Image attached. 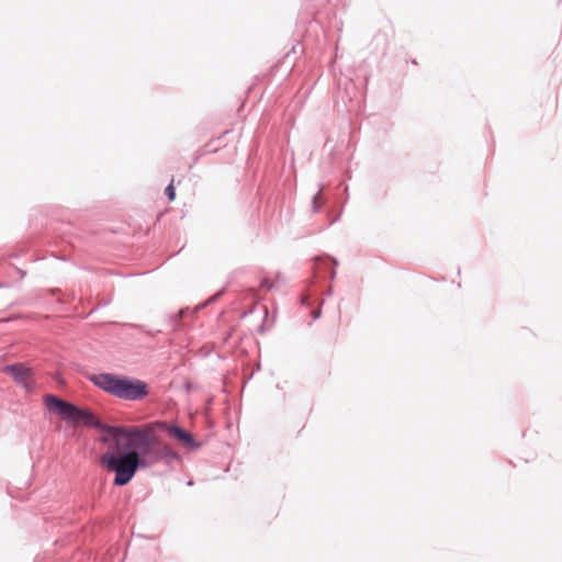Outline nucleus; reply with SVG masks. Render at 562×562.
<instances>
[{"mask_svg": "<svg viewBox=\"0 0 562 562\" xmlns=\"http://www.w3.org/2000/svg\"><path fill=\"white\" fill-rule=\"evenodd\" d=\"M122 436L130 437V446L138 454L140 469L150 468L157 463L170 465L179 456L169 446L159 442L155 431L149 425L140 427H125Z\"/></svg>", "mask_w": 562, "mask_h": 562, "instance_id": "obj_1", "label": "nucleus"}, {"mask_svg": "<svg viewBox=\"0 0 562 562\" xmlns=\"http://www.w3.org/2000/svg\"><path fill=\"white\" fill-rule=\"evenodd\" d=\"M113 451L106 452L101 457V463L109 471L115 474L113 484L124 486L140 469L138 454L134 447L130 446V437L122 436L120 439H109L105 441Z\"/></svg>", "mask_w": 562, "mask_h": 562, "instance_id": "obj_2", "label": "nucleus"}, {"mask_svg": "<svg viewBox=\"0 0 562 562\" xmlns=\"http://www.w3.org/2000/svg\"><path fill=\"white\" fill-rule=\"evenodd\" d=\"M43 403L46 409L55 412L66 422L81 424L101 430L104 434L102 437L103 442L109 439H120L122 434H124V426L105 425L92 412L59 398L54 394L45 395Z\"/></svg>", "mask_w": 562, "mask_h": 562, "instance_id": "obj_3", "label": "nucleus"}, {"mask_svg": "<svg viewBox=\"0 0 562 562\" xmlns=\"http://www.w3.org/2000/svg\"><path fill=\"white\" fill-rule=\"evenodd\" d=\"M90 381L102 391L124 401H140L149 393L146 382L126 375L98 373Z\"/></svg>", "mask_w": 562, "mask_h": 562, "instance_id": "obj_4", "label": "nucleus"}, {"mask_svg": "<svg viewBox=\"0 0 562 562\" xmlns=\"http://www.w3.org/2000/svg\"><path fill=\"white\" fill-rule=\"evenodd\" d=\"M3 373L9 374L13 380L21 385L25 391L32 392L35 387V382L31 380L32 369L24 363L8 364L2 369Z\"/></svg>", "mask_w": 562, "mask_h": 562, "instance_id": "obj_5", "label": "nucleus"}, {"mask_svg": "<svg viewBox=\"0 0 562 562\" xmlns=\"http://www.w3.org/2000/svg\"><path fill=\"white\" fill-rule=\"evenodd\" d=\"M162 428L166 430V432L176 438L178 441L183 442L187 445L190 449H198L200 447V443L194 439V437L187 431L186 429L177 426V425H167L161 424Z\"/></svg>", "mask_w": 562, "mask_h": 562, "instance_id": "obj_6", "label": "nucleus"}, {"mask_svg": "<svg viewBox=\"0 0 562 562\" xmlns=\"http://www.w3.org/2000/svg\"><path fill=\"white\" fill-rule=\"evenodd\" d=\"M322 190H323V187L321 186L318 192L313 196L312 210H313L314 213H317L321 210L319 198H321V194H322Z\"/></svg>", "mask_w": 562, "mask_h": 562, "instance_id": "obj_7", "label": "nucleus"}, {"mask_svg": "<svg viewBox=\"0 0 562 562\" xmlns=\"http://www.w3.org/2000/svg\"><path fill=\"white\" fill-rule=\"evenodd\" d=\"M165 194L167 195L168 200L169 201H173L175 198H176V191H175V187L172 186V183H170L166 189H165Z\"/></svg>", "mask_w": 562, "mask_h": 562, "instance_id": "obj_8", "label": "nucleus"}, {"mask_svg": "<svg viewBox=\"0 0 562 562\" xmlns=\"http://www.w3.org/2000/svg\"><path fill=\"white\" fill-rule=\"evenodd\" d=\"M221 293H216L215 295L211 296L206 302H204L203 304L199 305L196 307V310H202L204 308L206 305H209L210 303L214 302L217 300V297L220 296Z\"/></svg>", "mask_w": 562, "mask_h": 562, "instance_id": "obj_9", "label": "nucleus"}, {"mask_svg": "<svg viewBox=\"0 0 562 562\" xmlns=\"http://www.w3.org/2000/svg\"><path fill=\"white\" fill-rule=\"evenodd\" d=\"M260 286L270 290L273 288V284L269 281V279H263L260 283Z\"/></svg>", "mask_w": 562, "mask_h": 562, "instance_id": "obj_10", "label": "nucleus"}, {"mask_svg": "<svg viewBox=\"0 0 562 562\" xmlns=\"http://www.w3.org/2000/svg\"><path fill=\"white\" fill-rule=\"evenodd\" d=\"M319 260H322L324 263L330 262L334 267L338 265V261L333 258H321Z\"/></svg>", "mask_w": 562, "mask_h": 562, "instance_id": "obj_11", "label": "nucleus"}, {"mask_svg": "<svg viewBox=\"0 0 562 562\" xmlns=\"http://www.w3.org/2000/svg\"><path fill=\"white\" fill-rule=\"evenodd\" d=\"M312 316L314 319H317L321 317V310H315L312 312Z\"/></svg>", "mask_w": 562, "mask_h": 562, "instance_id": "obj_12", "label": "nucleus"}, {"mask_svg": "<svg viewBox=\"0 0 562 562\" xmlns=\"http://www.w3.org/2000/svg\"><path fill=\"white\" fill-rule=\"evenodd\" d=\"M329 274H330V278H331V279H335V277H336V270H335V268H334V267L330 269V273H329Z\"/></svg>", "mask_w": 562, "mask_h": 562, "instance_id": "obj_13", "label": "nucleus"}, {"mask_svg": "<svg viewBox=\"0 0 562 562\" xmlns=\"http://www.w3.org/2000/svg\"><path fill=\"white\" fill-rule=\"evenodd\" d=\"M136 328H138V329H140V330L145 331V327H144L143 325H137V326H136Z\"/></svg>", "mask_w": 562, "mask_h": 562, "instance_id": "obj_14", "label": "nucleus"}, {"mask_svg": "<svg viewBox=\"0 0 562 562\" xmlns=\"http://www.w3.org/2000/svg\"><path fill=\"white\" fill-rule=\"evenodd\" d=\"M331 292H333V289H331V286H330V288L327 290V294L329 295V294H331Z\"/></svg>", "mask_w": 562, "mask_h": 562, "instance_id": "obj_15", "label": "nucleus"}]
</instances>
